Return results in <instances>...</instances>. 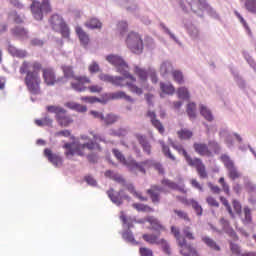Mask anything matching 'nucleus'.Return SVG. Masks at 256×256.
<instances>
[{
	"instance_id": "nucleus-1",
	"label": "nucleus",
	"mask_w": 256,
	"mask_h": 256,
	"mask_svg": "<svg viewBox=\"0 0 256 256\" xmlns=\"http://www.w3.org/2000/svg\"><path fill=\"white\" fill-rule=\"evenodd\" d=\"M41 69H43V64L39 61H24L20 66L19 72L21 75H26L24 83L32 95L41 93V76L39 75Z\"/></svg>"
},
{
	"instance_id": "nucleus-2",
	"label": "nucleus",
	"mask_w": 256,
	"mask_h": 256,
	"mask_svg": "<svg viewBox=\"0 0 256 256\" xmlns=\"http://www.w3.org/2000/svg\"><path fill=\"white\" fill-rule=\"evenodd\" d=\"M91 135L93 137V141L91 142L78 144L75 146H73L71 143L64 144V149H67L65 152L66 157H73V155L83 157V155H87V152H85L86 149L88 151H97L98 153H101L103 149L99 143H105V138L99 134H93V132H91Z\"/></svg>"
},
{
	"instance_id": "nucleus-3",
	"label": "nucleus",
	"mask_w": 256,
	"mask_h": 256,
	"mask_svg": "<svg viewBox=\"0 0 256 256\" xmlns=\"http://www.w3.org/2000/svg\"><path fill=\"white\" fill-rule=\"evenodd\" d=\"M106 61L108 63H111V65H114L115 68H117L118 73H121L125 79H129L132 83H135L137 81V78L133 76V74L129 73V65L121 58V56L117 55H108L106 57Z\"/></svg>"
},
{
	"instance_id": "nucleus-4",
	"label": "nucleus",
	"mask_w": 256,
	"mask_h": 256,
	"mask_svg": "<svg viewBox=\"0 0 256 256\" xmlns=\"http://www.w3.org/2000/svg\"><path fill=\"white\" fill-rule=\"evenodd\" d=\"M112 153L116 157L117 161H119V163H122V165H125V167H128L130 171L135 172L138 170L140 171V173H143V175L147 173L143 166L149 165V161L137 162V160L134 159L127 161L125 155H123V153L118 149H113Z\"/></svg>"
},
{
	"instance_id": "nucleus-5",
	"label": "nucleus",
	"mask_w": 256,
	"mask_h": 256,
	"mask_svg": "<svg viewBox=\"0 0 256 256\" xmlns=\"http://www.w3.org/2000/svg\"><path fill=\"white\" fill-rule=\"evenodd\" d=\"M220 161L227 170L228 179H230V181H237V179H241V177H243V173L239 171V168H237L235 161L231 159L230 155L222 154L220 156Z\"/></svg>"
},
{
	"instance_id": "nucleus-6",
	"label": "nucleus",
	"mask_w": 256,
	"mask_h": 256,
	"mask_svg": "<svg viewBox=\"0 0 256 256\" xmlns=\"http://www.w3.org/2000/svg\"><path fill=\"white\" fill-rule=\"evenodd\" d=\"M49 23L53 31L56 33H61L62 37L69 39L71 31L69 30V26L61 15L53 14L49 19Z\"/></svg>"
},
{
	"instance_id": "nucleus-7",
	"label": "nucleus",
	"mask_w": 256,
	"mask_h": 256,
	"mask_svg": "<svg viewBox=\"0 0 256 256\" xmlns=\"http://www.w3.org/2000/svg\"><path fill=\"white\" fill-rule=\"evenodd\" d=\"M30 9L36 21L43 20V13H51V11H53L51 8V2L49 0H42V2L33 1Z\"/></svg>"
},
{
	"instance_id": "nucleus-8",
	"label": "nucleus",
	"mask_w": 256,
	"mask_h": 256,
	"mask_svg": "<svg viewBox=\"0 0 256 256\" xmlns=\"http://www.w3.org/2000/svg\"><path fill=\"white\" fill-rule=\"evenodd\" d=\"M126 45L128 49L136 55L143 53V38L136 32H130L126 38Z\"/></svg>"
},
{
	"instance_id": "nucleus-9",
	"label": "nucleus",
	"mask_w": 256,
	"mask_h": 256,
	"mask_svg": "<svg viewBox=\"0 0 256 256\" xmlns=\"http://www.w3.org/2000/svg\"><path fill=\"white\" fill-rule=\"evenodd\" d=\"M70 85L74 91L83 93L87 91L86 85H91V78L87 76H75Z\"/></svg>"
},
{
	"instance_id": "nucleus-10",
	"label": "nucleus",
	"mask_w": 256,
	"mask_h": 256,
	"mask_svg": "<svg viewBox=\"0 0 256 256\" xmlns=\"http://www.w3.org/2000/svg\"><path fill=\"white\" fill-rule=\"evenodd\" d=\"M188 165H190V167H195L200 179H207V169L201 158H192L188 162Z\"/></svg>"
},
{
	"instance_id": "nucleus-11",
	"label": "nucleus",
	"mask_w": 256,
	"mask_h": 256,
	"mask_svg": "<svg viewBox=\"0 0 256 256\" xmlns=\"http://www.w3.org/2000/svg\"><path fill=\"white\" fill-rule=\"evenodd\" d=\"M41 71L44 83L48 86L55 85V83H59L60 79H57V76L55 75V70L53 68H43L41 69Z\"/></svg>"
},
{
	"instance_id": "nucleus-12",
	"label": "nucleus",
	"mask_w": 256,
	"mask_h": 256,
	"mask_svg": "<svg viewBox=\"0 0 256 256\" xmlns=\"http://www.w3.org/2000/svg\"><path fill=\"white\" fill-rule=\"evenodd\" d=\"M100 81H104L105 83H111L116 87H125V77L120 76H111L109 74H100Z\"/></svg>"
},
{
	"instance_id": "nucleus-13",
	"label": "nucleus",
	"mask_w": 256,
	"mask_h": 256,
	"mask_svg": "<svg viewBox=\"0 0 256 256\" xmlns=\"http://www.w3.org/2000/svg\"><path fill=\"white\" fill-rule=\"evenodd\" d=\"M123 193V190H120L119 192L115 193V190L111 188L107 191V195L109 199L112 201V203H115V205H123V199H129L128 195L121 196Z\"/></svg>"
},
{
	"instance_id": "nucleus-14",
	"label": "nucleus",
	"mask_w": 256,
	"mask_h": 256,
	"mask_svg": "<svg viewBox=\"0 0 256 256\" xmlns=\"http://www.w3.org/2000/svg\"><path fill=\"white\" fill-rule=\"evenodd\" d=\"M193 149L201 157H213V152L205 143H194Z\"/></svg>"
},
{
	"instance_id": "nucleus-15",
	"label": "nucleus",
	"mask_w": 256,
	"mask_h": 256,
	"mask_svg": "<svg viewBox=\"0 0 256 256\" xmlns=\"http://www.w3.org/2000/svg\"><path fill=\"white\" fill-rule=\"evenodd\" d=\"M44 157H47L48 161L52 163L54 167H61V165H63V158H61V156L58 154H53V151H51L49 148L44 150Z\"/></svg>"
},
{
	"instance_id": "nucleus-16",
	"label": "nucleus",
	"mask_w": 256,
	"mask_h": 256,
	"mask_svg": "<svg viewBox=\"0 0 256 256\" xmlns=\"http://www.w3.org/2000/svg\"><path fill=\"white\" fill-rule=\"evenodd\" d=\"M147 117H149L153 127L155 129H157V131L163 135V133H165V127H163V123H161V121L159 119H157V114L155 113V111H151L149 110L147 112Z\"/></svg>"
},
{
	"instance_id": "nucleus-17",
	"label": "nucleus",
	"mask_w": 256,
	"mask_h": 256,
	"mask_svg": "<svg viewBox=\"0 0 256 256\" xmlns=\"http://www.w3.org/2000/svg\"><path fill=\"white\" fill-rule=\"evenodd\" d=\"M56 121L60 125V127H69V125L73 123V118L67 115V110H65L64 108V110H62V112L56 118Z\"/></svg>"
},
{
	"instance_id": "nucleus-18",
	"label": "nucleus",
	"mask_w": 256,
	"mask_h": 256,
	"mask_svg": "<svg viewBox=\"0 0 256 256\" xmlns=\"http://www.w3.org/2000/svg\"><path fill=\"white\" fill-rule=\"evenodd\" d=\"M11 33L16 39H29V32L22 26H16L11 29Z\"/></svg>"
},
{
	"instance_id": "nucleus-19",
	"label": "nucleus",
	"mask_w": 256,
	"mask_h": 256,
	"mask_svg": "<svg viewBox=\"0 0 256 256\" xmlns=\"http://www.w3.org/2000/svg\"><path fill=\"white\" fill-rule=\"evenodd\" d=\"M163 191V188L153 185L150 189L147 190L148 195H150V199L152 200V203H159L161 199L159 198V193Z\"/></svg>"
},
{
	"instance_id": "nucleus-20",
	"label": "nucleus",
	"mask_w": 256,
	"mask_h": 256,
	"mask_svg": "<svg viewBox=\"0 0 256 256\" xmlns=\"http://www.w3.org/2000/svg\"><path fill=\"white\" fill-rule=\"evenodd\" d=\"M146 221L147 223H150L151 229L153 231H157L158 233H160V231H165V226L162 225L157 218L153 216H148L146 217Z\"/></svg>"
},
{
	"instance_id": "nucleus-21",
	"label": "nucleus",
	"mask_w": 256,
	"mask_h": 256,
	"mask_svg": "<svg viewBox=\"0 0 256 256\" xmlns=\"http://www.w3.org/2000/svg\"><path fill=\"white\" fill-rule=\"evenodd\" d=\"M142 239L149 243V245H161V243H165V239H159V234H143Z\"/></svg>"
},
{
	"instance_id": "nucleus-22",
	"label": "nucleus",
	"mask_w": 256,
	"mask_h": 256,
	"mask_svg": "<svg viewBox=\"0 0 256 256\" xmlns=\"http://www.w3.org/2000/svg\"><path fill=\"white\" fill-rule=\"evenodd\" d=\"M220 223L225 233L229 234V236L232 237V239H234L235 241L239 239V237H237V233L235 232V230L231 228V225L229 224V220H226L225 218H221Z\"/></svg>"
},
{
	"instance_id": "nucleus-23",
	"label": "nucleus",
	"mask_w": 256,
	"mask_h": 256,
	"mask_svg": "<svg viewBox=\"0 0 256 256\" xmlns=\"http://www.w3.org/2000/svg\"><path fill=\"white\" fill-rule=\"evenodd\" d=\"M75 32L80 40V43L84 45V47H87V45H89V35L87 32H85L81 26H76Z\"/></svg>"
},
{
	"instance_id": "nucleus-24",
	"label": "nucleus",
	"mask_w": 256,
	"mask_h": 256,
	"mask_svg": "<svg viewBox=\"0 0 256 256\" xmlns=\"http://www.w3.org/2000/svg\"><path fill=\"white\" fill-rule=\"evenodd\" d=\"M135 137L137 141L140 143L144 153L151 155V144H149V141H147V138L141 134H136Z\"/></svg>"
},
{
	"instance_id": "nucleus-25",
	"label": "nucleus",
	"mask_w": 256,
	"mask_h": 256,
	"mask_svg": "<svg viewBox=\"0 0 256 256\" xmlns=\"http://www.w3.org/2000/svg\"><path fill=\"white\" fill-rule=\"evenodd\" d=\"M162 185L164 187H168V189H172V190H177L180 191L181 193H187V190H185L184 187H179V185H177V183L165 178L161 181Z\"/></svg>"
},
{
	"instance_id": "nucleus-26",
	"label": "nucleus",
	"mask_w": 256,
	"mask_h": 256,
	"mask_svg": "<svg viewBox=\"0 0 256 256\" xmlns=\"http://www.w3.org/2000/svg\"><path fill=\"white\" fill-rule=\"evenodd\" d=\"M202 241L209 247V249H211V251H221V246H219V244H217L213 238L209 236H203Z\"/></svg>"
},
{
	"instance_id": "nucleus-27",
	"label": "nucleus",
	"mask_w": 256,
	"mask_h": 256,
	"mask_svg": "<svg viewBox=\"0 0 256 256\" xmlns=\"http://www.w3.org/2000/svg\"><path fill=\"white\" fill-rule=\"evenodd\" d=\"M109 98L112 100L125 99V101H129L130 103H133V98H131V96L127 95L123 91H117V92L110 93Z\"/></svg>"
},
{
	"instance_id": "nucleus-28",
	"label": "nucleus",
	"mask_w": 256,
	"mask_h": 256,
	"mask_svg": "<svg viewBox=\"0 0 256 256\" xmlns=\"http://www.w3.org/2000/svg\"><path fill=\"white\" fill-rule=\"evenodd\" d=\"M160 91L164 95H175V86L171 83L160 82Z\"/></svg>"
},
{
	"instance_id": "nucleus-29",
	"label": "nucleus",
	"mask_w": 256,
	"mask_h": 256,
	"mask_svg": "<svg viewBox=\"0 0 256 256\" xmlns=\"http://www.w3.org/2000/svg\"><path fill=\"white\" fill-rule=\"evenodd\" d=\"M65 107L72 109V111H77L78 113H85L87 111V106H83L76 102H66Z\"/></svg>"
},
{
	"instance_id": "nucleus-30",
	"label": "nucleus",
	"mask_w": 256,
	"mask_h": 256,
	"mask_svg": "<svg viewBox=\"0 0 256 256\" xmlns=\"http://www.w3.org/2000/svg\"><path fill=\"white\" fill-rule=\"evenodd\" d=\"M134 73L137 75L140 81H142V83H145V81H147V77H149V72L139 66L134 67Z\"/></svg>"
},
{
	"instance_id": "nucleus-31",
	"label": "nucleus",
	"mask_w": 256,
	"mask_h": 256,
	"mask_svg": "<svg viewBox=\"0 0 256 256\" xmlns=\"http://www.w3.org/2000/svg\"><path fill=\"white\" fill-rule=\"evenodd\" d=\"M173 149H175L176 151H178V153L180 155H183V157L186 159L187 163H189L193 158H191V156H189V154L187 153V150H185V148H183L182 145H177L175 143H171Z\"/></svg>"
},
{
	"instance_id": "nucleus-32",
	"label": "nucleus",
	"mask_w": 256,
	"mask_h": 256,
	"mask_svg": "<svg viewBox=\"0 0 256 256\" xmlns=\"http://www.w3.org/2000/svg\"><path fill=\"white\" fill-rule=\"evenodd\" d=\"M145 161H149V163H148V164H145V165L143 166V169H145V167H154V169H155L156 171H158V173H159L160 175H165V169L163 168V165H161V163H159V162H153V161H151V160H145Z\"/></svg>"
},
{
	"instance_id": "nucleus-33",
	"label": "nucleus",
	"mask_w": 256,
	"mask_h": 256,
	"mask_svg": "<svg viewBox=\"0 0 256 256\" xmlns=\"http://www.w3.org/2000/svg\"><path fill=\"white\" fill-rule=\"evenodd\" d=\"M172 77L173 81H175V83H178V85H183V83H185V76H183V72L179 70H173Z\"/></svg>"
},
{
	"instance_id": "nucleus-34",
	"label": "nucleus",
	"mask_w": 256,
	"mask_h": 256,
	"mask_svg": "<svg viewBox=\"0 0 256 256\" xmlns=\"http://www.w3.org/2000/svg\"><path fill=\"white\" fill-rule=\"evenodd\" d=\"M61 69L66 79H75L76 76H75V72L73 71V66L63 65L61 66Z\"/></svg>"
},
{
	"instance_id": "nucleus-35",
	"label": "nucleus",
	"mask_w": 256,
	"mask_h": 256,
	"mask_svg": "<svg viewBox=\"0 0 256 256\" xmlns=\"http://www.w3.org/2000/svg\"><path fill=\"white\" fill-rule=\"evenodd\" d=\"M125 79H128V78H124V86L127 85L131 93H135L136 95H143V89L139 88L137 85L131 82H125Z\"/></svg>"
},
{
	"instance_id": "nucleus-36",
	"label": "nucleus",
	"mask_w": 256,
	"mask_h": 256,
	"mask_svg": "<svg viewBox=\"0 0 256 256\" xmlns=\"http://www.w3.org/2000/svg\"><path fill=\"white\" fill-rule=\"evenodd\" d=\"M177 135H178L179 139L187 140V139H191V137H193V131H191L187 128H182L181 130H179L177 132Z\"/></svg>"
},
{
	"instance_id": "nucleus-37",
	"label": "nucleus",
	"mask_w": 256,
	"mask_h": 256,
	"mask_svg": "<svg viewBox=\"0 0 256 256\" xmlns=\"http://www.w3.org/2000/svg\"><path fill=\"white\" fill-rule=\"evenodd\" d=\"M106 125H113L114 123H117L119 121V116L110 113L104 116L102 120Z\"/></svg>"
},
{
	"instance_id": "nucleus-38",
	"label": "nucleus",
	"mask_w": 256,
	"mask_h": 256,
	"mask_svg": "<svg viewBox=\"0 0 256 256\" xmlns=\"http://www.w3.org/2000/svg\"><path fill=\"white\" fill-rule=\"evenodd\" d=\"M200 113L206 121H213V114L211 113V110L205 107V105H200Z\"/></svg>"
},
{
	"instance_id": "nucleus-39",
	"label": "nucleus",
	"mask_w": 256,
	"mask_h": 256,
	"mask_svg": "<svg viewBox=\"0 0 256 256\" xmlns=\"http://www.w3.org/2000/svg\"><path fill=\"white\" fill-rule=\"evenodd\" d=\"M88 29H101L102 24L97 18H92L85 23Z\"/></svg>"
},
{
	"instance_id": "nucleus-40",
	"label": "nucleus",
	"mask_w": 256,
	"mask_h": 256,
	"mask_svg": "<svg viewBox=\"0 0 256 256\" xmlns=\"http://www.w3.org/2000/svg\"><path fill=\"white\" fill-rule=\"evenodd\" d=\"M134 209L141 211L142 213H153L155 211L152 207L145 204L135 203L133 204Z\"/></svg>"
},
{
	"instance_id": "nucleus-41",
	"label": "nucleus",
	"mask_w": 256,
	"mask_h": 256,
	"mask_svg": "<svg viewBox=\"0 0 256 256\" xmlns=\"http://www.w3.org/2000/svg\"><path fill=\"white\" fill-rule=\"evenodd\" d=\"M178 99L189 100L191 95L189 94V89L187 87H180L177 90Z\"/></svg>"
},
{
	"instance_id": "nucleus-42",
	"label": "nucleus",
	"mask_w": 256,
	"mask_h": 256,
	"mask_svg": "<svg viewBox=\"0 0 256 256\" xmlns=\"http://www.w3.org/2000/svg\"><path fill=\"white\" fill-rule=\"evenodd\" d=\"M38 127H51L53 125V120L49 117H44L42 119L35 120Z\"/></svg>"
},
{
	"instance_id": "nucleus-43",
	"label": "nucleus",
	"mask_w": 256,
	"mask_h": 256,
	"mask_svg": "<svg viewBox=\"0 0 256 256\" xmlns=\"http://www.w3.org/2000/svg\"><path fill=\"white\" fill-rule=\"evenodd\" d=\"M187 115L190 119H195L197 117L196 111H197V105L195 103H189L187 105Z\"/></svg>"
},
{
	"instance_id": "nucleus-44",
	"label": "nucleus",
	"mask_w": 256,
	"mask_h": 256,
	"mask_svg": "<svg viewBox=\"0 0 256 256\" xmlns=\"http://www.w3.org/2000/svg\"><path fill=\"white\" fill-rule=\"evenodd\" d=\"M127 191H129V193H131L132 195H135V197H138V199H140V201H147V198L142 197L141 194L137 193V191L135 190V186H133V184H127L125 183V186Z\"/></svg>"
},
{
	"instance_id": "nucleus-45",
	"label": "nucleus",
	"mask_w": 256,
	"mask_h": 256,
	"mask_svg": "<svg viewBox=\"0 0 256 256\" xmlns=\"http://www.w3.org/2000/svg\"><path fill=\"white\" fill-rule=\"evenodd\" d=\"M173 71V64L171 62H164L160 66L161 75H167V73Z\"/></svg>"
},
{
	"instance_id": "nucleus-46",
	"label": "nucleus",
	"mask_w": 256,
	"mask_h": 256,
	"mask_svg": "<svg viewBox=\"0 0 256 256\" xmlns=\"http://www.w3.org/2000/svg\"><path fill=\"white\" fill-rule=\"evenodd\" d=\"M161 145H162V153H164L165 157H167V159H170L171 161H176V158L171 153V149H169V146H167L164 142H162Z\"/></svg>"
},
{
	"instance_id": "nucleus-47",
	"label": "nucleus",
	"mask_w": 256,
	"mask_h": 256,
	"mask_svg": "<svg viewBox=\"0 0 256 256\" xmlns=\"http://www.w3.org/2000/svg\"><path fill=\"white\" fill-rule=\"evenodd\" d=\"M171 233L175 237L176 243H180L181 241L185 240V237L181 235V230H179V228L172 226Z\"/></svg>"
},
{
	"instance_id": "nucleus-48",
	"label": "nucleus",
	"mask_w": 256,
	"mask_h": 256,
	"mask_svg": "<svg viewBox=\"0 0 256 256\" xmlns=\"http://www.w3.org/2000/svg\"><path fill=\"white\" fill-rule=\"evenodd\" d=\"M208 147H210V151H213V153H215L216 155H219L221 153V146L215 140L209 141Z\"/></svg>"
},
{
	"instance_id": "nucleus-49",
	"label": "nucleus",
	"mask_w": 256,
	"mask_h": 256,
	"mask_svg": "<svg viewBox=\"0 0 256 256\" xmlns=\"http://www.w3.org/2000/svg\"><path fill=\"white\" fill-rule=\"evenodd\" d=\"M242 221L244 225H249V223L253 221V218L251 216V209L247 206L244 207V219Z\"/></svg>"
},
{
	"instance_id": "nucleus-50",
	"label": "nucleus",
	"mask_w": 256,
	"mask_h": 256,
	"mask_svg": "<svg viewBox=\"0 0 256 256\" xmlns=\"http://www.w3.org/2000/svg\"><path fill=\"white\" fill-rule=\"evenodd\" d=\"M190 205H192V208L194 209L196 215H198L199 217L203 215V208L201 207V205H199V202L195 200H190Z\"/></svg>"
},
{
	"instance_id": "nucleus-51",
	"label": "nucleus",
	"mask_w": 256,
	"mask_h": 256,
	"mask_svg": "<svg viewBox=\"0 0 256 256\" xmlns=\"http://www.w3.org/2000/svg\"><path fill=\"white\" fill-rule=\"evenodd\" d=\"M222 205H224V207H226L229 215L232 217V219H235V213H233V209L231 208V205L229 204V200L227 198H220Z\"/></svg>"
},
{
	"instance_id": "nucleus-52",
	"label": "nucleus",
	"mask_w": 256,
	"mask_h": 256,
	"mask_svg": "<svg viewBox=\"0 0 256 256\" xmlns=\"http://www.w3.org/2000/svg\"><path fill=\"white\" fill-rule=\"evenodd\" d=\"M46 109H47V112H48V113H55L56 118H57L58 115H59L61 112H63V110H64L63 107L53 106V105L47 106Z\"/></svg>"
},
{
	"instance_id": "nucleus-53",
	"label": "nucleus",
	"mask_w": 256,
	"mask_h": 256,
	"mask_svg": "<svg viewBox=\"0 0 256 256\" xmlns=\"http://www.w3.org/2000/svg\"><path fill=\"white\" fill-rule=\"evenodd\" d=\"M232 206H233V209H234L236 215H241V213L243 211V206H241V202H239V200H233Z\"/></svg>"
},
{
	"instance_id": "nucleus-54",
	"label": "nucleus",
	"mask_w": 256,
	"mask_h": 256,
	"mask_svg": "<svg viewBox=\"0 0 256 256\" xmlns=\"http://www.w3.org/2000/svg\"><path fill=\"white\" fill-rule=\"evenodd\" d=\"M183 233H184L186 239H189V241H195V234L192 233L191 227L186 226L183 229Z\"/></svg>"
},
{
	"instance_id": "nucleus-55",
	"label": "nucleus",
	"mask_w": 256,
	"mask_h": 256,
	"mask_svg": "<svg viewBox=\"0 0 256 256\" xmlns=\"http://www.w3.org/2000/svg\"><path fill=\"white\" fill-rule=\"evenodd\" d=\"M175 215H177V217H179V219H183V221H191V219L189 218V215L187 214V212L182 211V210H174Z\"/></svg>"
},
{
	"instance_id": "nucleus-56",
	"label": "nucleus",
	"mask_w": 256,
	"mask_h": 256,
	"mask_svg": "<svg viewBox=\"0 0 256 256\" xmlns=\"http://www.w3.org/2000/svg\"><path fill=\"white\" fill-rule=\"evenodd\" d=\"M81 101H84V103H101V100L95 96H84L81 98Z\"/></svg>"
},
{
	"instance_id": "nucleus-57",
	"label": "nucleus",
	"mask_w": 256,
	"mask_h": 256,
	"mask_svg": "<svg viewBox=\"0 0 256 256\" xmlns=\"http://www.w3.org/2000/svg\"><path fill=\"white\" fill-rule=\"evenodd\" d=\"M246 9L251 13H256V0H248L245 3Z\"/></svg>"
},
{
	"instance_id": "nucleus-58",
	"label": "nucleus",
	"mask_w": 256,
	"mask_h": 256,
	"mask_svg": "<svg viewBox=\"0 0 256 256\" xmlns=\"http://www.w3.org/2000/svg\"><path fill=\"white\" fill-rule=\"evenodd\" d=\"M88 91L91 93H102L103 92V86L99 84H93L87 87Z\"/></svg>"
},
{
	"instance_id": "nucleus-59",
	"label": "nucleus",
	"mask_w": 256,
	"mask_h": 256,
	"mask_svg": "<svg viewBox=\"0 0 256 256\" xmlns=\"http://www.w3.org/2000/svg\"><path fill=\"white\" fill-rule=\"evenodd\" d=\"M128 27H129V25L127 24V22H125V21L119 22L117 25V29H118L120 35H123V33H127Z\"/></svg>"
},
{
	"instance_id": "nucleus-60",
	"label": "nucleus",
	"mask_w": 256,
	"mask_h": 256,
	"mask_svg": "<svg viewBox=\"0 0 256 256\" xmlns=\"http://www.w3.org/2000/svg\"><path fill=\"white\" fill-rule=\"evenodd\" d=\"M195 4H196V12L201 11L203 9H207V7H208V4H207L206 0H197L195 2Z\"/></svg>"
},
{
	"instance_id": "nucleus-61",
	"label": "nucleus",
	"mask_w": 256,
	"mask_h": 256,
	"mask_svg": "<svg viewBox=\"0 0 256 256\" xmlns=\"http://www.w3.org/2000/svg\"><path fill=\"white\" fill-rule=\"evenodd\" d=\"M123 239L127 241L128 243H133L135 241V237H133V232L131 230H128L122 234Z\"/></svg>"
},
{
	"instance_id": "nucleus-62",
	"label": "nucleus",
	"mask_w": 256,
	"mask_h": 256,
	"mask_svg": "<svg viewBox=\"0 0 256 256\" xmlns=\"http://www.w3.org/2000/svg\"><path fill=\"white\" fill-rule=\"evenodd\" d=\"M92 151H95V152L88 154L87 159H88L89 163H97V161H99V155H97V153H99V152H97L96 150H92Z\"/></svg>"
},
{
	"instance_id": "nucleus-63",
	"label": "nucleus",
	"mask_w": 256,
	"mask_h": 256,
	"mask_svg": "<svg viewBox=\"0 0 256 256\" xmlns=\"http://www.w3.org/2000/svg\"><path fill=\"white\" fill-rule=\"evenodd\" d=\"M88 71L91 75H93V73H99V64H97V62H93L89 65Z\"/></svg>"
},
{
	"instance_id": "nucleus-64",
	"label": "nucleus",
	"mask_w": 256,
	"mask_h": 256,
	"mask_svg": "<svg viewBox=\"0 0 256 256\" xmlns=\"http://www.w3.org/2000/svg\"><path fill=\"white\" fill-rule=\"evenodd\" d=\"M139 251L141 256H153V250L149 248L142 247Z\"/></svg>"
}]
</instances>
